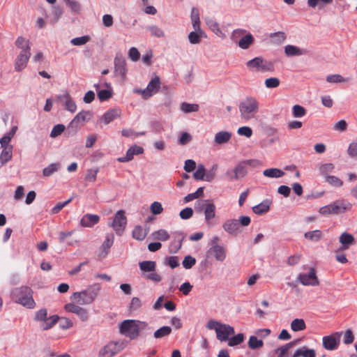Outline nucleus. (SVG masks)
<instances>
[{"label": "nucleus", "instance_id": "nucleus-28", "mask_svg": "<svg viewBox=\"0 0 357 357\" xmlns=\"http://www.w3.org/2000/svg\"><path fill=\"white\" fill-rule=\"evenodd\" d=\"M316 357L315 351L312 349H307L305 347L297 349L292 357Z\"/></svg>", "mask_w": 357, "mask_h": 357}, {"label": "nucleus", "instance_id": "nucleus-63", "mask_svg": "<svg viewBox=\"0 0 357 357\" xmlns=\"http://www.w3.org/2000/svg\"><path fill=\"white\" fill-rule=\"evenodd\" d=\"M196 263V260L194 257L190 255L185 257L182 264L185 268L189 269L192 268Z\"/></svg>", "mask_w": 357, "mask_h": 357}, {"label": "nucleus", "instance_id": "nucleus-21", "mask_svg": "<svg viewBox=\"0 0 357 357\" xmlns=\"http://www.w3.org/2000/svg\"><path fill=\"white\" fill-rule=\"evenodd\" d=\"M210 252L219 261H223L227 256V249L222 245H214L210 248Z\"/></svg>", "mask_w": 357, "mask_h": 357}, {"label": "nucleus", "instance_id": "nucleus-52", "mask_svg": "<svg viewBox=\"0 0 357 357\" xmlns=\"http://www.w3.org/2000/svg\"><path fill=\"white\" fill-rule=\"evenodd\" d=\"M292 113L294 117L301 118L306 114V109L299 105H295L292 108Z\"/></svg>", "mask_w": 357, "mask_h": 357}, {"label": "nucleus", "instance_id": "nucleus-50", "mask_svg": "<svg viewBox=\"0 0 357 357\" xmlns=\"http://www.w3.org/2000/svg\"><path fill=\"white\" fill-rule=\"evenodd\" d=\"M326 181L333 187H341L343 185V181L335 176H326Z\"/></svg>", "mask_w": 357, "mask_h": 357}, {"label": "nucleus", "instance_id": "nucleus-56", "mask_svg": "<svg viewBox=\"0 0 357 357\" xmlns=\"http://www.w3.org/2000/svg\"><path fill=\"white\" fill-rule=\"evenodd\" d=\"M98 172V168L88 169L85 176V180L91 182H95L97 178Z\"/></svg>", "mask_w": 357, "mask_h": 357}, {"label": "nucleus", "instance_id": "nucleus-48", "mask_svg": "<svg viewBox=\"0 0 357 357\" xmlns=\"http://www.w3.org/2000/svg\"><path fill=\"white\" fill-rule=\"evenodd\" d=\"M147 30L150 32L151 36L162 38L165 36V33L162 29L157 26L152 25L147 26Z\"/></svg>", "mask_w": 357, "mask_h": 357}, {"label": "nucleus", "instance_id": "nucleus-60", "mask_svg": "<svg viewBox=\"0 0 357 357\" xmlns=\"http://www.w3.org/2000/svg\"><path fill=\"white\" fill-rule=\"evenodd\" d=\"M65 130V126L63 124H58L53 127L51 133L50 137L52 138H55L60 135Z\"/></svg>", "mask_w": 357, "mask_h": 357}, {"label": "nucleus", "instance_id": "nucleus-24", "mask_svg": "<svg viewBox=\"0 0 357 357\" xmlns=\"http://www.w3.org/2000/svg\"><path fill=\"white\" fill-rule=\"evenodd\" d=\"M114 69L116 75L123 78L127 73L125 59L121 58L114 59Z\"/></svg>", "mask_w": 357, "mask_h": 357}, {"label": "nucleus", "instance_id": "nucleus-19", "mask_svg": "<svg viewBox=\"0 0 357 357\" xmlns=\"http://www.w3.org/2000/svg\"><path fill=\"white\" fill-rule=\"evenodd\" d=\"M222 227L224 230L229 234H236L240 232V224L236 219H229L226 220Z\"/></svg>", "mask_w": 357, "mask_h": 357}, {"label": "nucleus", "instance_id": "nucleus-13", "mask_svg": "<svg viewBox=\"0 0 357 357\" xmlns=\"http://www.w3.org/2000/svg\"><path fill=\"white\" fill-rule=\"evenodd\" d=\"M23 291H21L19 295L14 296L13 299L15 303H19L27 308L32 309L35 307V302L32 295H24Z\"/></svg>", "mask_w": 357, "mask_h": 357}, {"label": "nucleus", "instance_id": "nucleus-39", "mask_svg": "<svg viewBox=\"0 0 357 357\" xmlns=\"http://www.w3.org/2000/svg\"><path fill=\"white\" fill-rule=\"evenodd\" d=\"M172 333V328L169 326H164L158 330H156L153 334V336L156 339L167 337Z\"/></svg>", "mask_w": 357, "mask_h": 357}, {"label": "nucleus", "instance_id": "nucleus-4", "mask_svg": "<svg viewBox=\"0 0 357 357\" xmlns=\"http://www.w3.org/2000/svg\"><path fill=\"white\" fill-rule=\"evenodd\" d=\"M246 66L250 70L257 72H273L274 70L273 63L264 60L262 57H255L246 63Z\"/></svg>", "mask_w": 357, "mask_h": 357}, {"label": "nucleus", "instance_id": "nucleus-41", "mask_svg": "<svg viewBox=\"0 0 357 357\" xmlns=\"http://www.w3.org/2000/svg\"><path fill=\"white\" fill-rule=\"evenodd\" d=\"M147 235V232L141 226H137L132 231V237L138 241L144 240Z\"/></svg>", "mask_w": 357, "mask_h": 357}, {"label": "nucleus", "instance_id": "nucleus-40", "mask_svg": "<svg viewBox=\"0 0 357 357\" xmlns=\"http://www.w3.org/2000/svg\"><path fill=\"white\" fill-rule=\"evenodd\" d=\"M254 38L252 34L248 33L245 36L242 37V38L238 41V45L242 49H248L250 45L253 43Z\"/></svg>", "mask_w": 357, "mask_h": 357}, {"label": "nucleus", "instance_id": "nucleus-59", "mask_svg": "<svg viewBox=\"0 0 357 357\" xmlns=\"http://www.w3.org/2000/svg\"><path fill=\"white\" fill-rule=\"evenodd\" d=\"M326 81L330 83H341L347 81L342 75L335 74L326 77Z\"/></svg>", "mask_w": 357, "mask_h": 357}, {"label": "nucleus", "instance_id": "nucleus-30", "mask_svg": "<svg viewBox=\"0 0 357 357\" xmlns=\"http://www.w3.org/2000/svg\"><path fill=\"white\" fill-rule=\"evenodd\" d=\"M191 20L193 29L196 31H200V20L198 9L193 8L191 10Z\"/></svg>", "mask_w": 357, "mask_h": 357}, {"label": "nucleus", "instance_id": "nucleus-32", "mask_svg": "<svg viewBox=\"0 0 357 357\" xmlns=\"http://www.w3.org/2000/svg\"><path fill=\"white\" fill-rule=\"evenodd\" d=\"M304 236L309 241L317 242L322 238L323 234L321 230L317 229L305 232Z\"/></svg>", "mask_w": 357, "mask_h": 357}, {"label": "nucleus", "instance_id": "nucleus-44", "mask_svg": "<svg viewBox=\"0 0 357 357\" xmlns=\"http://www.w3.org/2000/svg\"><path fill=\"white\" fill-rule=\"evenodd\" d=\"M156 264L153 261H144L139 263V268L144 272H151L155 271Z\"/></svg>", "mask_w": 357, "mask_h": 357}, {"label": "nucleus", "instance_id": "nucleus-17", "mask_svg": "<svg viewBox=\"0 0 357 357\" xmlns=\"http://www.w3.org/2000/svg\"><path fill=\"white\" fill-rule=\"evenodd\" d=\"M334 215L344 213L351 209L352 204L345 199L337 200L332 203Z\"/></svg>", "mask_w": 357, "mask_h": 357}, {"label": "nucleus", "instance_id": "nucleus-27", "mask_svg": "<svg viewBox=\"0 0 357 357\" xmlns=\"http://www.w3.org/2000/svg\"><path fill=\"white\" fill-rule=\"evenodd\" d=\"M271 202L266 199L261 203L252 207V211L257 215H262L267 213L270 209Z\"/></svg>", "mask_w": 357, "mask_h": 357}, {"label": "nucleus", "instance_id": "nucleus-8", "mask_svg": "<svg viewBox=\"0 0 357 357\" xmlns=\"http://www.w3.org/2000/svg\"><path fill=\"white\" fill-rule=\"evenodd\" d=\"M160 87V78L155 76L148 84L144 89H135L134 92L141 94L143 98L147 99L158 92Z\"/></svg>", "mask_w": 357, "mask_h": 357}, {"label": "nucleus", "instance_id": "nucleus-23", "mask_svg": "<svg viewBox=\"0 0 357 357\" xmlns=\"http://www.w3.org/2000/svg\"><path fill=\"white\" fill-rule=\"evenodd\" d=\"M100 220V217L98 215L86 214L80 220V225L84 227H91L96 225Z\"/></svg>", "mask_w": 357, "mask_h": 357}, {"label": "nucleus", "instance_id": "nucleus-14", "mask_svg": "<svg viewBox=\"0 0 357 357\" xmlns=\"http://www.w3.org/2000/svg\"><path fill=\"white\" fill-rule=\"evenodd\" d=\"M114 236L112 234H107L105 236V240L101 245L99 252H98V257L100 259L105 258L108 253L109 252V249L112 246L114 243Z\"/></svg>", "mask_w": 357, "mask_h": 357}, {"label": "nucleus", "instance_id": "nucleus-55", "mask_svg": "<svg viewBox=\"0 0 357 357\" xmlns=\"http://www.w3.org/2000/svg\"><path fill=\"white\" fill-rule=\"evenodd\" d=\"M280 81L277 77H270L265 80L264 84L268 89H273L279 86Z\"/></svg>", "mask_w": 357, "mask_h": 357}, {"label": "nucleus", "instance_id": "nucleus-43", "mask_svg": "<svg viewBox=\"0 0 357 357\" xmlns=\"http://www.w3.org/2000/svg\"><path fill=\"white\" fill-rule=\"evenodd\" d=\"M295 344H296V342H289V343L286 344L285 345H283V346L276 349L275 350V352L276 354H278L279 357H287V351H289V349L290 348L294 347Z\"/></svg>", "mask_w": 357, "mask_h": 357}, {"label": "nucleus", "instance_id": "nucleus-42", "mask_svg": "<svg viewBox=\"0 0 357 357\" xmlns=\"http://www.w3.org/2000/svg\"><path fill=\"white\" fill-rule=\"evenodd\" d=\"M15 45L20 48L22 50H26L30 51L31 46L29 40H26L25 38L22 36H19L15 43Z\"/></svg>", "mask_w": 357, "mask_h": 357}, {"label": "nucleus", "instance_id": "nucleus-51", "mask_svg": "<svg viewBox=\"0 0 357 357\" xmlns=\"http://www.w3.org/2000/svg\"><path fill=\"white\" fill-rule=\"evenodd\" d=\"M244 340V335L243 333H238L231 338L228 340V345L229 347H234L242 343Z\"/></svg>", "mask_w": 357, "mask_h": 357}, {"label": "nucleus", "instance_id": "nucleus-9", "mask_svg": "<svg viewBox=\"0 0 357 357\" xmlns=\"http://www.w3.org/2000/svg\"><path fill=\"white\" fill-rule=\"evenodd\" d=\"M342 332H335L329 335L322 337V346L328 351H333L338 348Z\"/></svg>", "mask_w": 357, "mask_h": 357}, {"label": "nucleus", "instance_id": "nucleus-33", "mask_svg": "<svg viewBox=\"0 0 357 357\" xmlns=\"http://www.w3.org/2000/svg\"><path fill=\"white\" fill-rule=\"evenodd\" d=\"M284 172L278 168L266 169L263 172V175L269 178H280L284 176Z\"/></svg>", "mask_w": 357, "mask_h": 357}, {"label": "nucleus", "instance_id": "nucleus-18", "mask_svg": "<svg viewBox=\"0 0 357 357\" xmlns=\"http://www.w3.org/2000/svg\"><path fill=\"white\" fill-rule=\"evenodd\" d=\"M91 112L90 111L83 110L77 114L70 122V125L76 128L81 127L86 121H88L91 119Z\"/></svg>", "mask_w": 357, "mask_h": 357}, {"label": "nucleus", "instance_id": "nucleus-3", "mask_svg": "<svg viewBox=\"0 0 357 357\" xmlns=\"http://www.w3.org/2000/svg\"><path fill=\"white\" fill-rule=\"evenodd\" d=\"M59 320L58 315L47 317V310L42 308L35 313L33 321L40 323V327L43 331L52 328Z\"/></svg>", "mask_w": 357, "mask_h": 357}, {"label": "nucleus", "instance_id": "nucleus-7", "mask_svg": "<svg viewBox=\"0 0 357 357\" xmlns=\"http://www.w3.org/2000/svg\"><path fill=\"white\" fill-rule=\"evenodd\" d=\"M127 224V218L123 210L118 211L114 217L112 222L109 225L112 227L117 235H121Z\"/></svg>", "mask_w": 357, "mask_h": 357}, {"label": "nucleus", "instance_id": "nucleus-29", "mask_svg": "<svg viewBox=\"0 0 357 357\" xmlns=\"http://www.w3.org/2000/svg\"><path fill=\"white\" fill-rule=\"evenodd\" d=\"M231 137V133L227 131H220L216 133L215 136V142L218 144H222L229 141Z\"/></svg>", "mask_w": 357, "mask_h": 357}, {"label": "nucleus", "instance_id": "nucleus-15", "mask_svg": "<svg viewBox=\"0 0 357 357\" xmlns=\"http://www.w3.org/2000/svg\"><path fill=\"white\" fill-rule=\"evenodd\" d=\"M64 308L68 312L76 314L82 321H86L89 318L88 312L85 309L73 303L65 305Z\"/></svg>", "mask_w": 357, "mask_h": 357}, {"label": "nucleus", "instance_id": "nucleus-58", "mask_svg": "<svg viewBox=\"0 0 357 357\" xmlns=\"http://www.w3.org/2000/svg\"><path fill=\"white\" fill-rule=\"evenodd\" d=\"M206 169L203 165H199L197 169L195 172L193 176L196 180H204L205 176Z\"/></svg>", "mask_w": 357, "mask_h": 357}, {"label": "nucleus", "instance_id": "nucleus-62", "mask_svg": "<svg viewBox=\"0 0 357 357\" xmlns=\"http://www.w3.org/2000/svg\"><path fill=\"white\" fill-rule=\"evenodd\" d=\"M151 211L154 215H159L162 213L163 208L161 203L153 202L150 206Z\"/></svg>", "mask_w": 357, "mask_h": 357}, {"label": "nucleus", "instance_id": "nucleus-10", "mask_svg": "<svg viewBox=\"0 0 357 357\" xmlns=\"http://www.w3.org/2000/svg\"><path fill=\"white\" fill-rule=\"evenodd\" d=\"M96 296L95 291H75L71 299L77 304L86 305L93 302Z\"/></svg>", "mask_w": 357, "mask_h": 357}, {"label": "nucleus", "instance_id": "nucleus-25", "mask_svg": "<svg viewBox=\"0 0 357 357\" xmlns=\"http://www.w3.org/2000/svg\"><path fill=\"white\" fill-rule=\"evenodd\" d=\"M204 202V215L205 220L208 225H210L211 220L215 216V206L213 203H208L206 200Z\"/></svg>", "mask_w": 357, "mask_h": 357}, {"label": "nucleus", "instance_id": "nucleus-37", "mask_svg": "<svg viewBox=\"0 0 357 357\" xmlns=\"http://www.w3.org/2000/svg\"><path fill=\"white\" fill-rule=\"evenodd\" d=\"M291 328L293 331H303L306 328V324L303 319H295L291 323Z\"/></svg>", "mask_w": 357, "mask_h": 357}, {"label": "nucleus", "instance_id": "nucleus-16", "mask_svg": "<svg viewBox=\"0 0 357 357\" xmlns=\"http://www.w3.org/2000/svg\"><path fill=\"white\" fill-rule=\"evenodd\" d=\"M56 98L63 102L65 109L68 111L72 113H74L76 111L77 105L68 92L58 96Z\"/></svg>", "mask_w": 357, "mask_h": 357}, {"label": "nucleus", "instance_id": "nucleus-5", "mask_svg": "<svg viewBox=\"0 0 357 357\" xmlns=\"http://www.w3.org/2000/svg\"><path fill=\"white\" fill-rule=\"evenodd\" d=\"M125 347L122 341L109 342L98 351V357H113L121 352Z\"/></svg>", "mask_w": 357, "mask_h": 357}, {"label": "nucleus", "instance_id": "nucleus-35", "mask_svg": "<svg viewBox=\"0 0 357 357\" xmlns=\"http://www.w3.org/2000/svg\"><path fill=\"white\" fill-rule=\"evenodd\" d=\"M13 156V147L10 146L9 147H5L3 149L1 155H0V161L1 164H5L8 162Z\"/></svg>", "mask_w": 357, "mask_h": 357}, {"label": "nucleus", "instance_id": "nucleus-38", "mask_svg": "<svg viewBox=\"0 0 357 357\" xmlns=\"http://www.w3.org/2000/svg\"><path fill=\"white\" fill-rule=\"evenodd\" d=\"M152 236L155 240L166 241L169 239L170 236L165 229H159L153 232Z\"/></svg>", "mask_w": 357, "mask_h": 357}, {"label": "nucleus", "instance_id": "nucleus-46", "mask_svg": "<svg viewBox=\"0 0 357 357\" xmlns=\"http://www.w3.org/2000/svg\"><path fill=\"white\" fill-rule=\"evenodd\" d=\"M183 238L184 237L181 236L178 238V239H174L171 242L169 245V252L171 253H176L179 250L182 246V241Z\"/></svg>", "mask_w": 357, "mask_h": 357}, {"label": "nucleus", "instance_id": "nucleus-61", "mask_svg": "<svg viewBox=\"0 0 357 357\" xmlns=\"http://www.w3.org/2000/svg\"><path fill=\"white\" fill-rule=\"evenodd\" d=\"M98 98L100 101H105L112 97V93L111 90H100L98 91Z\"/></svg>", "mask_w": 357, "mask_h": 357}, {"label": "nucleus", "instance_id": "nucleus-1", "mask_svg": "<svg viewBox=\"0 0 357 357\" xmlns=\"http://www.w3.org/2000/svg\"><path fill=\"white\" fill-rule=\"evenodd\" d=\"M238 107L241 119L248 121L256 118L259 112V102L255 98L246 97L240 102Z\"/></svg>", "mask_w": 357, "mask_h": 357}, {"label": "nucleus", "instance_id": "nucleus-22", "mask_svg": "<svg viewBox=\"0 0 357 357\" xmlns=\"http://www.w3.org/2000/svg\"><path fill=\"white\" fill-rule=\"evenodd\" d=\"M121 115V110L119 108H114L107 110L102 116L101 120L105 124H109L114 119L120 117Z\"/></svg>", "mask_w": 357, "mask_h": 357}, {"label": "nucleus", "instance_id": "nucleus-47", "mask_svg": "<svg viewBox=\"0 0 357 357\" xmlns=\"http://www.w3.org/2000/svg\"><path fill=\"white\" fill-rule=\"evenodd\" d=\"M264 342L261 340H258L256 336H250L248 341V347L251 349H257L262 347Z\"/></svg>", "mask_w": 357, "mask_h": 357}, {"label": "nucleus", "instance_id": "nucleus-54", "mask_svg": "<svg viewBox=\"0 0 357 357\" xmlns=\"http://www.w3.org/2000/svg\"><path fill=\"white\" fill-rule=\"evenodd\" d=\"M202 34V31L200 29V31H192L188 35V39L190 43L192 44H198L200 43V36Z\"/></svg>", "mask_w": 357, "mask_h": 357}, {"label": "nucleus", "instance_id": "nucleus-64", "mask_svg": "<svg viewBox=\"0 0 357 357\" xmlns=\"http://www.w3.org/2000/svg\"><path fill=\"white\" fill-rule=\"evenodd\" d=\"M347 153L351 158L357 160V142H352L349 144Z\"/></svg>", "mask_w": 357, "mask_h": 357}, {"label": "nucleus", "instance_id": "nucleus-53", "mask_svg": "<svg viewBox=\"0 0 357 357\" xmlns=\"http://www.w3.org/2000/svg\"><path fill=\"white\" fill-rule=\"evenodd\" d=\"M90 40V37L89 36H83L81 37H77L73 38L70 40L72 45L75 46H81L86 43H87Z\"/></svg>", "mask_w": 357, "mask_h": 357}, {"label": "nucleus", "instance_id": "nucleus-12", "mask_svg": "<svg viewBox=\"0 0 357 357\" xmlns=\"http://www.w3.org/2000/svg\"><path fill=\"white\" fill-rule=\"evenodd\" d=\"M31 56L30 51L21 50L20 54L17 56L15 62V70L16 71H21L24 69L29 61Z\"/></svg>", "mask_w": 357, "mask_h": 357}, {"label": "nucleus", "instance_id": "nucleus-57", "mask_svg": "<svg viewBox=\"0 0 357 357\" xmlns=\"http://www.w3.org/2000/svg\"><path fill=\"white\" fill-rule=\"evenodd\" d=\"M204 194V188H199L196 192L193 193L188 194L185 197V201L186 202H190L195 199H197L199 197L202 196Z\"/></svg>", "mask_w": 357, "mask_h": 357}, {"label": "nucleus", "instance_id": "nucleus-6", "mask_svg": "<svg viewBox=\"0 0 357 357\" xmlns=\"http://www.w3.org/2000/svg\"><path fill=\"white\" fill-rule=\"evenodd\" d=\"M120 333L131 340L139 336V325L135 320H124L119 326Z\"/></svg>", "mask_w": 357, "mask_h": 357}, {"label": "nucleus", "instance_id": "nucleus-11", "mask_svg": "<svg viewBox=\"0 0 357 357\" xmlns=\"http://www.w3.org/2000/svg\"><path fill=\"white\" fill-rule=\"evenodd\" d=\"M297 280L303 285H316L319 283L314 268H311L308 274H300Z\"/></svg>", "mask_w": 357, "mask_h": 357}, {"label": "nucleus", "instance_id": "nucleus-26", "mask_svg": "<svg viewBox=\"0 0 357 357\" xmlns=\"http://www.w3.org/2000/svg\"><path fill=\"white\" fill-rule=\"evenodd\" d=\"M284 53L287 56H294L305 54L306 51L296 46L288 45L284 47Z\"/></svg>", "mask_w": 357, "mask_h": 357}, {"label": "nucleus", "instance_id": "nucleus-31", "mask_svg": "<svg viewBox=\"0 0 357 357\" xmlns=\"http://www.w3.org/2000/svg\"><path fill=\"white\" fill-rule=\"evenodd\" d=\"M206 23L207 26H208V28L215 35L220 36V37L223 36L224 34H223L222 31L220 30L218 23L215 20L211 19V18L206 19Z\"/></svg>", "mask_w": 357, "mask_h": 357}, {"label": "nucleus", "instance_id": "nucleus-49", "mask_svg": "<svg viewBox=\"0 0 357 357\" xmlns=\"http://www.w3.org/2000/svg\"><path fill=\"white\" fill-rule=\"evenodd\" d=\"M199 105L197 104H190L183 102L181 105V109L185 113H190L192 112H197L199 110Z\"/></svg>", "mask_w": 357, "mask_h": 357}, {"label": "nucleus", "instance_id": "nucleus-36", "mask_svg": "<svg viewBox=\"0 0 357 357\" xmlns=\"http://www.w3.org/2000/svg\"><path fill=\"white\" fill-rule=\"evenodd\" d=\"M339 241L341 245H344L345 247L346 245L350 246L351 245L354 244L355 238L351 234L344 232L340 235Z\"/></svg>", "mask_w": 357, "mask_h": 357}, {"label": "nucleus", "instance_id": "nucleus-20", "mask_svg": "<svg viewBox=\"0 0 357 357\" xmlns=\"http://www.w3.org/2000/svg\"><path fill=\"white\" fill-rule=\"evenodd\" d=\"M144 152V149L139 146H132L128 149L125 157L119 158L117 160L120 162H126L133 159L135 155H139Z\"/></svg>", "mask_w": 357, "mask_h": 357}, {"label": "nucleus", "instance_id": "nucleus-2", "mask_svg": "<svg viewBox=\"0 0 357 357\" xmlns=\"http://www.w3.org/2000/svg\"><path fill=\"white\" fill-rule=\"evenodd\" d=\"M206 328L209 330H215L217 339L220 341H227L229 340V335L234 334V329L232 326L213 319L208 321Z\"/></svg>", "mask_w": 357, "mask_h": 357}, {"label": "nucleus", "instance_id": "nucleus-45", "mask_svg": "<svg viewBox=\"0 0 357 357\" xmlns=\"http://www.w3.org/2000/svg\"><path fill=\"white\" fill-rule=\"evenodd\" d=\"M59 163L50 164L48 167L43 169V175L46 177L50 176L54 173L57 172L59 170Z\"/></svg>", "mask_w": 357, "mask_h": 357}, {"label": "nucleus", "instance_id": "nucleus-34", "mask_svg": "<svg viewBox=\"0 0 357 357\" xmlns=\"http://www.w3.org/2000/svg\"><path fill=\"white\" fill-rule=\"evenodd\" d=\"M234 172L235 180H238L243 178L248 173L247 167L243 163H240L236 165L234 169Z\"/></svg>", "mask_w": 357, "mask_h": 357}]
</instances>
